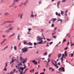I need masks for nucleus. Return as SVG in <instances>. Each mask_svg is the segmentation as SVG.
Here are the masks:
<instances>
[{
	"instance_id": "obj_1",
	"label": "nucleus",
	"mask_w": 74,
	"mask_h": 74,
	"mask_svg": "<svg viewBox=\"0 0 74 74\" xmlns=\"http://www.w3.org/2000/svg\"><path fill=\"white\" fill-rule=\"evenodd\" d=\"M28 51V49L27 48H26V47H24L22 49V51H23V53H25L27 52Z\"/></svg>"
},
{
	"instance_id": "obj_2",
	"label": "nucleus",
	"mask_w": 74,
	"mask_h": 74,
	"mask_svg": "<svg viewBox=\"0 0 74 74\" xmlns=\"http://www.w3.org/2000/svg\"><path fill=\"white\" fill-rule=\"evenodd\" d=\"M58 70H59L60 72H62L63 71V72H65V69H64V68L63 67L60 68L58 69Z\"/></svg>"
},
{
	"instance_id": "obj_3",
	"label": "nucleus",
	"mask_w": 74,
	"mask_h": 74,
	"mask_svg": "<svg viewBox=\"0 0 74 74\" xmlns=\"http://www.w3.org/2000/svg\"><path fill=\"white\" fill-rule=\"evenodd\" d=\"M60 2H61L60 1H58L57 2V6L58 8H59V5Z\"/></svg>"
},
{
	"instance_id": "obj_4",
	"label": "nucleus",
	"mask_w": 74,
	"mask_h": 74,
	"mask_svg": "<svg viewBox=\"0 0 74 74\" xmlns=\"http://www.w3.org/2000/svg\"><path fill=\"white\" fill-rule=\"evenodd\" d=\"M32 63H34V64L35 65L37 64V62L36 61V60H32Z\"/></svg>"
},
{
	"instance_id": "obj_5",
	"label": "nucleus",
	"mask_w": 74,
	"mask_h": 74,
	"mask_svg": "<svg viewBox=\"0 0 74 74\" xmlns=\"http://www.w3.org/2000/svg\"><path fill=\"white\" fill-rule=\"evenodd\" d=\"M37 40L38 41H42V40L41 39V37H37Z\"/></svg>"
},
{
	"instance_id": "obj_6",
	"label": "nucleus",
	"mask_w": 74,
	"mask_h": 74,
	"mask_svg": "<svg viewBox=\"0 0 74 74\" xmlns=\"http://www.w3.org/2000/svg\"><path fill=\"white\" fill-rule=\"evenodd\" d=\"M53 66H54V67H56V69H58V66H57V63L54 64Z\"/></svg>"
},
{
	"instance_id": "obj_7",
	"label": "nucleus",
	"mask_w": 74,
	"mask_h": 74,
	"mask_svg": "<svg viewBox=\"0 0 74 74\" xmlns=\"http://www.w3.org/2000/svg\"><path fill=\"white\" fill-rule=\"evenodd\" d=\"M26 67V66H24V68H23L22 67H20V69H21V70H23L24 69H25Z\"/></svg>"
},
{
	"instance_id": "obj_8",
	"label": "nucleus",
	"mask_w": 74,
	"mask_h": 74,
	"mask_svg": "<svg viewBox=\"0 0 74 74\" xmlns=\"http://www.w3.org/2000/svg\"><path fill=\"white\" fill-rule=\"evenodd\" d=\"M56 14L59 16H61L60 14V13H58L57 12H56Z\"/></svg>"
},
{
	"instance_id": "obj_9",
	"label": "nucleus",
	"mask_w": 74,
	"mask_h": 74,
	"mask_svg": "<svg viewBox=\"0 0 74 74\" xmlns=\"http://www.w3.org/2000/svg\"><path fill=\"white\" fill-rule=\"evenodd\" d=\"M57 20V19L56 18H54L51 19V21L54 22L55 21H56V20Z\"/></svg>"
},
{
	"instance_id": "obj_10",
	"label": "nucleus",
	"mask_w": 74,
	"mask_h": 74,
	"mask_svg": "<svg viewBox=\"0 0 74 74\" xmlns=\"http://www.w3.org/2000/svg\"><path fill=\"white\" fill-rule=\"evenodd\" d=\"M10 32V31L9 29H8V30H5V32L6 33H9V32Z\"/></svg>"
},
{
	"instance_id": "obj_11",
	"label": "nucleus",
	"mask_w": 74,
	"mask_h": 74,
	"mask_svg": "<svg viewBox=\"0 0 74 74\" xmlns=\"http://www.w3.org/2000/svg\"><path fill=\"white\" fill-rule=\"evenodd\" d=\"M14 21H7V23H14Z\"/></svg>"
},
{
	"instance_id": "obj_12",
	"label": "nucleus",
	"mask_w": 74,
	"mask_h": 74,
	"mask_svg": "<svg viewBox=\"0 0 74 74\" xmlns=\"http://www.w3.org/2000/svg\"><path fill=\"white\" fill-rule=\"evenodd\" d=\"M13 27H10V28L9 29L10 32L11 30H12L13 29Z\"/></svg>"
},
{
	"instance_id": "obj_13",
	"label": "nucleus",
	"mask_w": 74,
	"mask_h": 74,
	"mask_svg": "<svg viewBox=\"0 0 74 74\" xmlns=\"http://www.w3.org/2000/svg\"><path fill=\"white\" fill-rule=\"evenodd\" d=\"M9 14V13L8 12H5L4 14V15L5 16H7V15H8Z\"/></svg>"
},
{
	"instance_id": "obj_14",
	"label": "nucleus",
	"mask_w": 74,
	"mask_h": 74,
	"mask_svg": "<svg viewBox=\"0 0 74 74\" xmlns=\"http://www.w3.org/2000/svg\"><path fill=\"white\" fill-rule=\"evenodd\" d=\"M20 60H24V59L21 56H20L19 57Z\"/></svg>"
},
{
	"instance_id": "obj_15",
	"label": "nucleus",
	"mask_w": 74,
	"mask_h": 74,
	"mask_svg": "<svg viewBox=\"0 0 74 74\" xmlns=\"http://www.w3.org/2000/svg\"><path fill=\"white\" fill-rule=\"evenodd\" d=\"M61 53L58 54V59H59V58L61 57Z\"/></svg>"
},
{
	"instance_id": "obj_16",
	"label": "nucleus",
	"mask_w": 74,
	"mask_h": 74,
	"mask_svg": "<svg viewBox=\"0 0 74 74\" xmlns=\"http://www.w3.org/2000/svg\"><path fill=\"white\" fill-rule=\"evenodd\" d=\"M41 41V42H39L38 44H43V43H42L43 42V40H42Z\"/></svg>"
},
{
	"instance_id": "obj_17",
	"label": "nucleus",
	"mask_w": 74,
	"mask_h": 74,
	"mask_svg": "<svg viewBox=\"0 0 74 74\" xmlns=\"http://www.w3.org/2000/svg\"><path fill=\"white\" fill-rule=\"evenodd\" d=\"M47 52H45V53H43V55L44 56H47Z\"/></svg>"
},
{
	"instance_id": "obj_18",
	"label": "nucleus",
	"mask_w": 74,
	"mask_h": 74,
	"mask_svg": "<svg viewBox=\"0 0 74 74\" xmlns=\"http://www.w3.org/2000/svg\"><path fill=\"white\" fill-rule=\"evenodd\" d=\"M28 45H29L30 46L33 45V44L31 43V42H29V43H28Z\"/></svg>"
},
{
	"instance_id": "obj_19",
	"label": "nucleus",
	"mask_w": 74,
	"mask_h": 74,
	"mask_svg": "<svg viewBox=\"0 0 74 74\" xmlns=\"http://www.w3.org/2000/svg\"><path fill=\"white\" fill-rule=\"evenodd\" d=\"M66 52H67V51H65L64 52V53H65V56H66V57L67 56V53H66Z\"/></svg>"
},
{
	"instance_id": "obj_20",
	"label": "nucleus",
	"mask_w": 74,
	"mask_h": 74,
	"mask_svg": "<svg viewBox=\"0 0 74 74\" xmlns=\"http://www.w3.org/2000/svg\"><path fill=\"white\" fill-rule=\"evenodd\" d=\"M12 60L11 61V63H12L14 62L15 61V59H13V58H12Z\"/></svg>"
},
{
	"instance_id": "obj_21",
	"label": "nucleus",
	"mask_w": 74,
	"mask_h": 74,
	"mask_svg": "<svg viewBox=\"0 0 74 74\" xmlns=\"http://www.w3.org/2000/svg\"><path fill=\"white\" fill-rule=\"evenodd\" d=\"M55 61L53 60H52L51 61V62L53 64H54V62Z\"/></svg>"
},
{
	"instance_id": "obj_22",
	"label": "nucleus",
	"mask_w": 74,
	"mask_h": 74,
	"mask_svg": "<svg viewBox=\"0 0 74 74\" xmlns=\"http://www.w3.org/2000/svg\"><path fill=\"white\" fill-rule=\"evenodd\" d=\"M60 11L61 12V14L63 15V14L64 13V12H63V11H62V10H60Z\"/></svg>"
},
{
	"instance_id": "obj_23",
	"label": "nucleus",
	"mask_w": 74,
	"mask_h": 74,
	"mask_svg": "<svg viewBox=\"0 0 74 74\" xmlns=\"http://www.w3.org/2000/svg\"><path fill=\"white\" fill-rule=\"evenodd\" d=\"M20 36V34H18V36H17V38H18V40H20V37H19Z\"/></svg>"
},
{
	"instance_id": "obj_24",
	"label": "nucleus",
	"mask_w": 74,
	"mask_h": 74,
	"mask_svg": "<svg viewBox=\"0 0 74 74\" xmlns=\"http://www.w3.org/2000/svg\"><path fill=\"white\" fill-rule=\"evenodd\" d=\"M24 44L25 45H28V43H27V42L26 41H24Z\"/></svg>"
},
{
	"instance_id": "obj_25",
	"label": "nucleus",
	"mask_w": 74,
	"mask_h": 74,
	"mask_svg": "<svg viewBox=\"0 0 74 74\" xmlns=\"http://www.w3.org/2000/svg\"><path fill=\"white\" fill-rule=\"evenodd\" d=\"M15 34V33H13V34H12V35H11L9 37V38H10V37H11L12 36H14Z\"/></svg>"
},
{
	"instance_id": "obj_26",
	"label": "nucleus",
	"mask_w": 74,
	"mask_h": 74,
	"mask_svg": "<svg viewBox=\"0 0 74 74\" xmlns=\"http://www.w3.org/2000/svg\"><path fill=\"white\" fill-rule=\"evenodd\" d=\"M31 17H32V18H33L34 17V16L33 15V14H32L31 16H30Z\"/></svg>"
},
{
	"instance_id": "obj_27",
	"label": "nucleus",
	"mask_w": 74,
	"mask_h": 74,
	"mask_svg": "<svg viewBox=\"0 0 74 74\" xmlns=\"http://www.w3.org/2000/svg\"><path fill=\"white\" fill-rule=\"evenodd\" d=\"M27 1H26L25 3H23V4L25 5H26V3H27Z\"/></svg>"
},
{
	"instance_id": "obj_28",
	"label": "nucleus",
	"mask_w": 74,
	"mask_h": 74,
	"mask_svg": "<svg viewBox=\"0 0 74 74\" xmlns=\"http://www.w3.org/2000/svg\"><path fill=\"white\" fill-rule=\"evenodd\" d=\"M56 33V32H54V31H53V33L51 34V35H53L55 34Z\"/></svg>"
},
{
	"instance_id": "obj_29",
	"label": "nucleus",
	"mask_w": 74,
	"mask_h": 74,
	"mask_svg": "<svg viewBox=\"0 0 74 74\" xmlns=\"http://www.w3.org/2000/svg\"><path fill=\"white\" fill-rule=\"evenodd\" d=\"M57 27H55L54 29L53 30V32H55V30L57 29Z\"/></svg>"
},
{
	"instance_id": "obj_30",
	"label": "nucleus",
	"mask_w": 74,
	"mask_h": 74,
	"mask_svg": "<svg viewBox=\"0 0 74 74\" xmlns=\"http://www.w3.org/2000/svg\"><path fill=\"white\" fill-rule=\"evenodd\" d=\"M15 2H14H14H13V4L12 5V6H10V7H12V6H14V4L15 3Z\"/></svg>"
},
{
	"instance_id": "obj_31",
	"label": "nucleus",
	"mask_w": 74,
	"mask_h": 74,
	"mask_svg": "<svg viewBox=\"0 0 74 74\" xmlns=\"http://www.w3.org/2000/svg\"><path fill=\"white\" fill-rule=\"evenodd\" d=\"M20 65L23 66V65L22 64V63H20L19 64H18V66H19Z\"/></svg>"
},
{
	"instance_id": "obj_32",
	"label": "nucleus",
	"mask_w": 74,
	"mask_h": 74,
	"mask_svg": "<svg viewBox=\"0 0 74 74\" xmlns=\"http://www.w3.org/2000/svg\"><path fill=\"white\" fill-rule=\"evenodd\" d=\"M19 0H14V2H18V1H19Z\"/></svg>"
},
{
	"instance_id": "obj_33",
	"label": "nucleus",
	"mask_w": 74,
	"mask_h": 74,
	"mask_svg": "<svg viewBox=\"0 0 74 74\" xmlns=\"http://www.w3.org/2000/svg\"><path fill=\"white\" fill-rule=\"evenodd\" d=\"M53 38H55V39H56V38H57L56 36H53Z\"/></svg>"
},
{
	"instance_id": "obj_34",
	"label": "nucleus",
	"mask_w": 74,
	"mask_h": 74,
	"mask_svg": "<svg viewBox=\"0 0 74 74\" xmlns=\"http://www.w3.org/2000/svg\"><path fill=\"white\" fill-rule=\"evenodd\" d=\"M48 61L47 62V63H48L49 64V63L50 61V60L49 59V58H48Z\"/></svg>"
},
{
	"instance_id": "obj_35",
	"label": "nucleus",
	"mask_w": 74,
	"mask_h": 74,
	"mask_svg": "<svg viewBox=\"0 0 74 74\" xmlns=\"http://www.w3.org/2000/svg\"><path fill=\"white\" fill-rule=\"evenodd\" d=\"M7 40L6 39H3V42H5V41H6Z\"/></svg>"
},
{
	"instance_id": "obj_36",
	"label": "nucleus",
	"mask_w": 74,
	"mask_h": 74,
	"mask_svg": "<svg viewBox=\"0 0 74 74\" xmlns=\"http://www.w3.org/2000/svg\"><path fill=\"white\" fill-rule=\"evenodd\" d=\"M23 3H21V4L20 5H19V7H21V6L22 5H23Z\"/></svg>"
},
{
	"instance_id": "obj_37",
	"label": "nucleus",
	"mask_w": 74,
	"mask_h": 74,
	"mask_svg": "<svg viewBox=\"0 0 74 74\" xmlns=\"http://www.w3.org/2000/svg\"><path fill=\"white\" fill-rule=\"evenodd\" d=\"M71 46H72L73 45H74V43L72 44H71Z\"/></svg>"
},
{
	"instance_id": "obj_38",
	"label": "nucleus",
	"mask_w": 74,
	"mask_h": 74,
	"mask_svg": "<svg viewBox=\"0 0 74 74\" xmlns=\"http://www.w3.org/2000/svg\"><path fill=\"white\" fill-rule=\"evenodd\" d=\"M23 14H21V17H20L21 19L22 18V17L23 16Z\"/></svg>"
},
{
	"instance_id": "obj_39",
	"label": "nucleus",
	"mask_w": 74,
	"mask_h": 74,
	"mask_svg": "<svg viewBox=\"0 0 74 74\" xmlns=\"http://www.w3.org/2000/svg\"><path fill=\"white\" fill-rule=\"evenodd\" d=\"M6 23H7V21H5L3 22V23L2 24L3 25H4Z\"/></svg>"
},
{
	"instance_id": "obj_40",
	"label": "nucleus",
	"mask_w": 74,
	"mask_h": 74,
	"mask_svg": "<svg viewBox=\"0 0 74 74\" xmlns=\"http://www.w3.org/2000/svg\"><path fill=\"white\" fill-rule=\"evenodd\" d=\"M9 62H8L7 63H6V65L5 66V67H6L7 66H8V63Z\"/></svg>"
},
{
	"instance_id": "obj_41",
	"label": "nucleus",
	"mask_w": 74,
	"mask_h": 74,
	"mask_svg": "<svg viewBox=\"0 0 74 74\" xmlns=\"http://www.w3.org/2000/svg\"><path fill=\"white\" fill-rule=\"evenodd\" d=\"M38 44V43H36L35 42V43H34V45H36L37 44Z\"/></svg>"
},
{
	"instance_id": "obj_42",
	"label": "nucleus",
	"mask_w": 74,
	"mask_h": 74,
	"mask_svg": "<svg viewBox=\"0 0 74 74\" xmlns=\"http://www.w3.org/2000/svg\"><path fill=\"white\" fill-rule=\"evenodd\" d=\"M7 48H8V47H5V48H3V49H4V50H5Z\"/></svg>"
},
{
	"instance_id": "obj_43",
	"label": "nucleus",
	"mask_w": 74,
	"mask_h": 74,
	"mask_svg": "<svg viewBox=\"0 0 74 74\" xmlns=\"http://www.w3.org/2000/svg\"><path fill=\"white\" fill-rule=\"evenodd\" d=\"M61 44V42H59V43H58V45H56V46H58V45H59V44Z\"/></svg>"
},
{
	"instance_id": "obj_44",
	"label": "nucleus",
	"mask_w": 74,
	"mask_h": 74,
	"mask_svg": "<svg viewBox=\"0 0 74 74\" xmlns=\"http://www.w3.org/2000/svg\"><path fill=\"white\" fill-rule=\"evenodd\" d=\"M54 26V24H51V27H53Z\"/></svg>"
},
{
	"instance_id": "obj_45",
	"label": "nucleus",
	"mask_w": 74,
	"mask_h": 74,
	"mask_svg": "<svg viewBox=\"0 0 74 74\" xmlns=\"http://www.w3.org/2000/svg\"><path fill=\"white\" fill-rule=\"evenodd\" d=\"M3 71H7V69H6V67H5V69H3Z\"/></svg>"
},
{
	"instance_id": "obj_46",
	"label": "nucleus",
	"mask_w": 74,
	"mask_h": 74,
	"mask_svg": "<svg viewBox=\"0 0 74 74\" xmlns=\"http://www.w3.org/2000/svg\"><path fill=\"white\" fill-rule=\"evenodd\" d=\"M53 42H50V43H49L50 45H51L52 44H53Z\"/></svg>"
},
{
	"instance_id": "obj_47",
	"label": "nucleus",
	"mask_w": 74,
	"mask_h": 74,
	"mask_svg": "<svg viewBox=\"0 0 74 74\" xmlns=\"http://www.w3.org/2000/svg\"><path fill=\"white\" fill-rule=\"evenodd\" d=\"M16 68L17 69H19V68L17 66H16Z\"/></svg>"
},
{
	"instance_id": "obj_48",
	"label": "nucleus",
	"mask_w": 74,
	"mask_h": 74,
	"mask_svg": "<svg viewBox=\"0 0 74 74\" xmlns=\"http://www.w3.org/2000/svg\"><path fill=\"white\" fill-rule=\"evenodd\" d=\"M73 56V53H72L71 54V57H72Z\"/></svg>"
},
{
	"instance_id": "obj_49",
	"label": "nucleus",
	"mask_w": 74,
	"mask_h": 74,
	"mask_svg": "<svg viewBox=\"0 0 74 74\" xmlns=\"http://www.w3.org/2000/svg\"><path fill=\"white\" fill-rule=\"evenodd\" d=\"M32 29L29 28V29H28L29 31V32H30Z\"/></svg>"
},
{
	"instance_id": "obj_50",
	"label": "nucleus",
	"mask_w": 74,
	"mask_h": 74,
	"mask_svg": "<svg viewBox=\"0 0 74 74\" xmlns=\"http://www.w3.org/2000/svg\"><path fill=\"white\" fill-rule=\"evenodd\" d=\"M63 57L62 56V58H61V60H63Z\"/></svg>"
},
{
	"instance_id": "obj_51",
	"label": "nucleus",
	"mask_w": 74,
	"mask_h": 74,
	"mask_svg": "<svg viewBox=\"0 0 74 74\" xmlns=\"http://www.w3.org/2000/svg\"><path fill=\"white\" fill-rule=\"evenodd\" d=\"M52 69V67H49V70H50V69Z\"/></svg>"
},
{
	"instance_id": "obj_52",
	"label": "nucleus",
	"mask_w": 74,
	"mask_h": 74,
	"mask_svg": "<svg viewBox=\"0 0 74 74\" xmlns=\"http://www.w3.org/2000/svg\"><path fill=\"white\" fill-rule=\"evenodd\" d=\"M21 63H23V64H25V63H24V62L23 61L21 62Z\"/></svg>"
},
{
	"instance_id": "obj_53",
	"label": "nucleus",
	"mask_w": 74,
	"mask_h": 74,
	"mask_svg": "<svg viewBox=\"0 0 74 74\" xmlns=\"http://www.w3.org/2000/svg\"><path fill=\"white\" fill-rule=\"evenodd\" d=\"M69 41H68V43L67 44V46L69 45Z\"/></svg>"
},
{
	"instance_id": "obj_54",
	"label": "nucleus",
	"mask_w": 74,
	"mask_h": 74,
	"mask_svg": "<svg viewBox=\"0 0 74 74\" xmlns=\"http://www.w3.org/2000/svg\"><path fill=\"white\" fill-rule=\"evenodd\" d=\"M66 41V39H64L63 40V42H65Z\"/></svg>"
},
{
	"instance_id": "obj_55",
	"label": "nucleus",
	"mask_w": 74,
	"mask_h": 74,
	"mask_svg": "<svg viewBox=\"0 0 74 74\" xmlns=\"http://www.w3.org/2000/svg\"><path fill=\"white\" fill-rule=\"evenodd\" d=\"M42 3V2L41 1H40L39 2V3L41 4Z\"/></svg>"
},
{
	"instance_id": "obj_56",
	"label": "nucleus",
	"mask_w": 74,
	"mask_h": 74,
	"mask_svg": "<svg viewBox=\"0 0 74 74\" xmlns=\"http://www.w3.org/2000/svg\"><path fill=\"white\" fill-rule=\"evenodd\" d=\"M14 49L15 50H16V47H14Z\"/></svg>"
},
{
	"instance_id": "obj_57",
	"label": "nucleus",
	"mask_w": 74,
	"mask_h": 74,
	"mask_svg": "<svg viewBox=\"0 0 74 74\" xmlns=\"http://www.w3.org/2000/svg\"><path fill=\"white\" fill-rule=\"evenodd\" d=\"M68 47H66V48H65V49H64V50H66L68 49Z\"/></svg>"
},
{
	"instance_id": "obj_58",
	"label": "nucleus",
	"mask_w": 74,
	"mask_h": 74,
	"mask_svg": "<svg viewBox=\"0 0 74 74\" xmlns=\"http://www.w3.org/2000/svg\"><path fill=\"white\" fill-rule=\"evenodd\" d=\"M3 43H4V42H3V41H2V42H1V45L2 44H3Z\"/></svg>"
},
{
	"instance_id": "obj_59",
	"label": "nucleus",
	"mask_w": 74,
	"mask_h": 74,
	"mask_svg": "<svg viewBox=\"0 0 74 74\" xmlns=\"http://www.w3.org/2000/svg\"><path fill=\"white\" fill-rule=\"evenodd\" d=\"M11 25H12V24H9V25H8V27H9L11 26Z\"/></svg>"
},
{
	"instance_id": "obj_60",
	"label": "nucleus",
	"mask_w": 74,
	"mask_h": 74,
	"mask_svg": "<svg viewBox=\"0 0 74 74\" xmlns=\"http://www.w3.org/2000/svg\"><path fill=\"white\" fill-rule=\"evenodd\" d=\"M14 73L13 72H11L10 74H13Z\"/></svg>"
},
{
	"instance_id": "obj_61",
	"label": "nucleus",
	"mask_w": 74,
	"mask_h": 74,
	"mask_svg": "<svg viewBox=\"0 0 74 74\" xmlns=\"http://www.w3.org/2000/svg\"><path fill=\"white\" fill-rule=\"evenodd\" d=\"M23 71H22L21 72V73H20V74H22L23 73Z\"/></svg>"
},
{
	"instance_id": "obj_62",
	"label": "nucleus",
	"mask_w": 74,
	"mask_h": 74,
	"mask_svg": "<svg viewBox=\"0 0 74 74\" xmlns=\"http://www.w3.org/2000/svg\"><path fill=\"white\" fill-rule=\"evenodd\" d=\"M44 30L43 29H41V32H42Z\"/></svg>"
},
{
	"instance_id": "obj_63",
	"label": "nucleus",
	"mask_w": 74,
	"mask_h": 74,
	"mask_svg": "<svg viewBox=\"0 0 74 74\" xmlns=\"http://www.w3.org/2000/svg\"><path fill=\"white\" fill-rule=\"evenodd\" d=\"M66 1V0H64L62 1V2H65Z\"/></svg>"
},
{
	"instance_id": "obj_64",
	"label": "nucleus",
	"mask_w": 74,
	"mask_h": 74,
	"mask_svg": "<svg viewBox=\"0 0 74 74\" xmlns=\"http://www.w3.org/2000/svg\"><path fill=\"white\" fill-rule=\"evenodd\" d=\"M44 73H45L44 72H43L42 73H40V74H44Z\"/></svg>"
}]
</instances>
